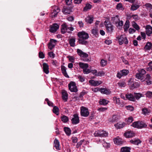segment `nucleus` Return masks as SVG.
I'll use <instances>...</instances> for the list:
<instances>
[{"mask_svg": "<svg viewBox=\"0 0 152 152\" xmlns=\"http://www.w3.org/2000/svg\"><path fill=\"white\" fill-rule=\"evenodd\" d=\"M100 92L102 94L108 95L111 93V91L109 89L106 88H101L100 90Z\"/></svg>", "mask_w": 152, "mask_h": 152, "instance_id": "nucleus-17", "label": "nucleus"}, {"mask_svg": "<svg viewBox=\"0 0 152 152\" xmlns=\"http://www.w3.org/2000/svg\"><path fill=\"white\" fill-rule=\"evenodd\" d=\"M131 126L134 128L141 129L143 128L146 127L147 125L143 121H138L134 122Z\"/></svg>", "mask_w": 152, "mask_h": 152, "instance_id": "nucleus-2", "label": "nucleus"}, {"mask_svg": "<svg viewBox=\"0 0 152 152\" xmlns=\"http://www.w3.org/2000/svg\"><path fill=\"white\" fill-rule=\"evenodd\" d=\"M72 8L71 7L65 6L63 8L62 11L64 14L68 15L69 14L72 12Z\"/></svg>", "mask_w": 152, "mask_h": 152, "instance_id": "nucleus-10", "label": "nucleus"}, {"mask_svg": "<svg viewBox=\"0 0 152 152\" xmlns=\"http://www.w3.org/2000/svg\"><path fill=\"white\" fill-rule=\"evenodd\" d=\"M113 141L115 144L118 145L122 144L123 142L122 139L118 137L114 139Z\"/></svg>", "mask_w": 152, "mask_h": 152, "instance_id": "nucleus-25", "label": "nucleus"}, {"mask_svg": "<svg viewBox=\"0 0 152 152\" xmlns=\"http://www.w3.org/2000/svg\"><path fill=\"white\" fill-rule=\"evenodd\" d=\"M80 114L82 116L87 117L89 115V112L88 108L82 107L80 108Z\"/></svg>", "mask_w": 152, "mask_h": 152, "instance_id": "nucleus-7", "label": "nucleus"}, {"mask_svg": "<svg viewBox=\"0 0 152 152\" xmlns=\"http://www.w3.org/2000/svg\"><path fill=\"white\" fill-rule=\"evenodd\" d=\"M77 78L79 80V81L81 82H83L85 80V77H84L80 75L78 76Z\"/></svg>", "mask_w": 152, "mask_h": 152, "instance_id": "nucleus-50", "label": "nucleus"}, {"mask_svg": "<svg viewBox=\"0 0 152 152\" xmlns=\"http://www.w3.org/2000/svg\"><path fill=\"white\" fill-rule=\"evenodd\" d=\"M129 73V71L127 69H123L120 71H118L116 75V77L120 79L122 77L126 76Z\"/></svg>", "mask_w": 152, "mask_h": 152, "instance_id": "nucleus-6", "label": "nucleus"}, {"mask_svg": "<svg viewBox=\"0 0 152 152\" xmlns=\"http://www.w3.org/2000/svg\"><path fill=\"white\" fill-rule=\"evenodd\" d=\"M125 124V123L124 122L122 123H119L115 124L114 126L117 129H120L124 127Z\"/></svg>", "mask_w": 152, "mask_h": 152, "instance_id": "nucleus-30", "label": "nucleus"}, {"mask_svg": "<svg viewBox=\"0 0 152 152\" xmlns=\"http://www.w3.org/2000/svg\"><path fill=\"white\" fill-rule=\"evenodd\" d=\"M129 27V20H127L126 21L124 26V31L125 32H127Z\"/></svg>", "mask_w": 152, "mask_h": 152, "instance_id": "nucleus-29", "label": "nucleus"}, {"mask_svg": "<svg viewBox=\"0 0 152 152\" xmlns=\"http://www.w3.org/2000/svg\"><path fill=\"white\" fill-rule=\"evenodd\" d=\"M77 52L78 55L81 57L86 58L88 56V54L83 52L80 49H77Z\"/></svg>", "mask_w": 152, "mask_h": 152, "instance_id": "nucleus-12", "label": "nucleus"}, {"mask_svg": "<svg viewBox=\"0 0 152 152\" xmlns=\"http://www.w3.org/2000/svg\"><path fill=\"white\" fill-rule=\"evenodd\" d=\"M107 109V108L106 107H101L99 108L97 110L99 112H103Z\"/></svg>", "mask_w": 152, "mask_h": 152, "instance_id": "nucleus-62", "label": "nucleus"}, {"mask_svg": "<svg viewBox=\"0 0 152 152\" xmlns=\"http://www.w3.org/2000/svg\"><path fill=\"white\" fill-rule=\"evenodd\" d=\"M94 135L95 137H100V130L96 131Z\"/></svg>", "mask_w": 152, "mask_h": 152, "instance_id": "nucleus-57", "label": "nucleus"}, {"mask_svg": "<svg viewBox=\"0 0 152 152\" xmlns=\"http://www.w3.org/2000/svg\"><path fill=\"white\" fill-rule=\"evenodd\" d=\"M98 32V30L96 29H94L92 30V33L94 35H97Z\"/></svg>", "mask_w": 152, "mask_h": 152, "instance_id": "nucleus-60", "label": "nucleus"}, {"mask_svg": "<svg viewBox=\"0 0 152 152\" xmlns=\"http://www.w3.org/2000/svg\"><path fill=\"white\" fill-rule=\"evenodd\" d=\"M69 88L71 91L76 92L77 91L75 83L73 82H71L68 85Z\"/></svg>", "mask_w": 152, "mask_h": 152, "instance_id": "nucleus-9", "label": "nucleus"}, {"mask_svg": "<svg viewBox=\"0 0 152 152\" xmlns=\"http://www.w3.org/2000/svg\"><path fill=\"white\" fill-rule=\"evenodd\" d=\"M85 20L87 23L91 24L93 21V18L91 16L87 17L85 19Z\"/></svg>", "mask_w": 152, "mask_h": 152, "instance_id": "nucleus-38", "label": "nucleus"}, {"mask_svg": "<svg viewBox=\"0 0 152 152\" xmlns=\"http://www.w3.org/2000/svg\"><path fill=\"white\" fill-rule=\"evenodd\" d=\"M61 121L64 123H66L69 121V118L65 115H63L61 117Z\"/></svg>", "mask_w": 152, "mask_h": 152, "instance_id": "nucleus-45", "label": "nucleus"}, {"mask_svg": "<svg viewBox=\"0 0 152 152\" xmlns=\"http://www.w3.org/2000/svg\"><path fill=\"white\" fill-rule=\"evenodd\" d=\"M140 7V6L138 4H133L131 6L130 10L132 11H134L137 10Z\"/></svg>", "mask_w": 152, "mask_h": 152, "instance_id": "nucleus-36", "label": "nucleus"}, {"mask_svg": "<svg viewBox=\"0 0 152 152\" xmlns=\"http://www.w3.org/2000/svg\"><path fill=\"white\" fill-rule=\"evenodd\" d=\"M77 35L79 37L78 42L79 43L86 45L88 43L86 40L89 37L88 34L84 31H80L77 33Z\"/></svg>", "mask_w": 152, "mask_h": 152, "instance_id": "nucleus-1", "label": "nucleus"}, {"mask_svg": "<svg viewBox=\"0 0 152 152\" xmlns=\"http://www.w3.org/2000/svg\"><path fill=\"white\" fill-rule=\"evenodd\" d=\"M151 48V43L148 42L145 45V49L147 50H149Z\"/></svg>", "mask_w": 152, "mask_h": 152, "instance_id": "nucleus-42", "label": "nucleus"}, {"mask_svg": "<svg viewBox=\"0 0 152 152\" xmlns=\"http://www.w3.org/2000/svg\"><path fill=\"white\" fill-rule=\"evenodd\" d=\"M117 84L119 87L122 88L125 86L126 83L123 81H120L117 83Z\"/></svg>", "mask_w": 152, "mask_h": 152, "instance_id": "nucleus-47", "label": "nucleus"}, {"mask_svg": "<svg viewBox=\"0 0 152 152\" xmlns=\"http://www.w3.org/2000/svg\"><path fill=\"white\" fill-rule=\"evenodd\" d=\"M130 148L129 147H123L121 148V152H130Z\"/></svg>", "mask_w": 152, "mask_h": 152, "instance_id": "nucleus-41", "label": "nucleus"}, {"mask_svg": "<svg viewBox=\"0 0 152 152\" xmlns=\"http://www.w3.org/2000/svg\"><path fill=\"white\" fill-rule=\"evenodd\" d=\"M91 7V5L89 4H87L86 6L84 8V10L87 11L88 10L90 9Z\"/></svg>", "mask_w": 152, "mask_h": 152, "instance_id": "nucleus-51", "label": "nucleus"}, {"mask_svg": "<svg viewBox=\"0 0 152 152\" xmlns=\"http://www.w3.org/2000/svg\"><path fill=\"white\" fill-rule=\"evenodd\" d=\"M132 79H130L129 81V85L132 88H135L139 87L140 86L139 84L137 82L132 81Z\"/></svg>", "mask_w": 152, "mask_h": 152, "instance_id": "nucleus-14", "label": "nucleus"}, {"mask_svg": "<svg viewBox=\"0 0 152 152\" xmlns=\"http://www.w3.org/2000/svg\"><path fill=\"white\" fill-rule=\"evenodd\" d=\"M107 132L104 130H100V137H106L108 136Z\"/></svg>", "mask_w": 152, "mask_h": 152, "instance_id": "nucleus-44", "label": "nucleus"}, {"mask_svg": "<svg viewBox=\"0 0 152 152\" xmlns=\"http://www.w3.org/2000/svg\"><path fill=\"white\" fill-rule=\"evenodd\" d=\"M146 32L147 35L150 36L152 34V27L149 25H147L145 28Z\"/></svg>", "mask_w": 152, "mask_h": 152, "instance_id": "nucleus-20", "label": "nucleus"}, {"mask_svg": "<svg viewBox=\"0 0 152 152\" xmlns=\"http://www.w3.org/2000/svg\"><path fill=\"white\" fill-rule=\"evenodd\" d=\"M124 136L127 138H130L133 137L135 135L134 133L132 131H128L124 134Z\"/></svg>", "mask_w": 152, "mask_h": 152, "instance_id": "nucleus-21", "label": "nucleus"}, {"mask_svg": "<svg viewBox=\"0 0 152 152\" xmlns=\"http://www.w3.org/2000/svg\"><path fill=\"white\" fill-rule=\"evenodd\" d=\"M89 83L92 86H97L102 84V82L101 80L95 81L93 80H90Z\"/></svg>", "mask_w": 152, "mask_h": 152, "instance_id": "nucleus-15", "label": "nucleus"}, {"mask_svg": "<svg viewBox=\"0 0 152 152\" xmlns=\"http://www.w3.org/2000/svg\"><path fill=\"white\" fill-rule=\"evenodd\" d=\"M109 102V101H108L105 99H101L99 101V104H100L105 105L107 104Z\"/></svg>", "mask_w": 152, "mask_h": 152, "instance_id": "nucleus-33", "label": "nucleus"}, {"mask_svg": "<svg viewBox=\"0 0 152 152\" xmlns=\"http://www.w3.org/2000/svg\"><path fill=\"white\" fill-rule=\"evenodd\" d=\"M48 54L49 57L52 58H54L55 56V54L52 52H49Z\"/></svg>", "mask_w": 152, "mask_h": 152, "instance_id": "nucleus-61", "label": "nucleus"}, {"mask_svg": "<svg viewBox=\"0 0 152 152\" xmlns=\"http://www.w3.org/2000/svg\"><path fill=\"white\" fill-rule=\"evenodd\" d=\"M119 118V116L117 115H113L112 117L109 119V121L113 122L117 121Z\"/></svg>", "mask_w": 152, "mask_h": 152, "instance_id": "nucleus-27", "label": "nucleus"}, {"mask_svg": "<svg viewBox=\"0 0 152 152\" xmlns=\"http://www.w3.org/2000/svg\"><path fill=\"white\" fill-rule=\"evenodd\" d=\"M117 38L119 41V44L120 45L124 43L127 44L128 43V40L125 35H122L117 37Z\"/></svg>", "mask_w": 152, "mask_h": 152, "instance_id": "nucleus-5", "label": "nucleus"}, {"mask_svg": "<svg viewBox=\"0 0 152 152\" xmlns=\"http://www.w3.org/2000/svg\"><path fill=\"white\" fill-rule=\"evenodd\" d=\"M73 117L71 121L73 124H76L79 122V119L78 114H75L73 115Z\"/></svg>", "mask_w": 152, "mask_h": 152, "instance_id": "nucleus-11", "label": "nucleus"}, {"mask_svg": "<svg viewBox=\"0 0 152 152\" xmlns=\"http://www.w3.org/2000/svg\"><path fill=\"white\" fill-rule=\"evenodd\" d=\"M39 57L41 58H43L45 57V55L42 52H39Z\"/></svg>", "mask_w": 152, "mask_h": 152, "instance_id": "nucleus-63", "label": "nucleus"}, {"mask_svg": "<svg viewBox=\"0 0 152 152\" xmlns=\"http://www.w3.org/2000/svg\"><path fill=\"white\" fill-rule=\"evenodd\" d=\"M104 24L105 27L107 32L111 33L113 32V26L109 20H105L104 22Z\"/></svg>", "mask_w": 152, "mask_h": 152, "instance_id": "nucleus-3", "label": "nucleus"}, {"mask_svg": "<svg viewBox=\"0 0 152 152\" xmlns=\"http://www.w3.org/2000/svg\"><path fill=\"white\" fill-rule=\"evenodd\" d=\"M68 29V27L66 23H64L62 24L61 27V33L64 34L66 33Z\"/></svg>", "mask_w": 152, "mask_h": 152, "instance_id": "nucleus-18", "label": "nucleus"}, {"mask_svg": "<svg viewBox=\"0 0 152 152\" xmlns=\"http://www.w3.org/2000/svg\"><path fill=\"white\" fill-rule=\"evenodd\" d=\"M60 10L59 7H55L54 8L53 12L52 13L51 17H55L56 16L58 13L60 12Z\"/></svg>", "mask_w": 152, "mask_h": 152, "instance_id": "nucleus-23", "label": "nucleus"}, {"mask_svg": "<svg viewBox=\"0 0 152 152\" xmlns=\"http://www.w3.org/2000/svg\"><path fill=\"white\" fill-rule=\"evenodd\" d=\"M111 20L113 23L115 24L117 27L122 26L123 25V21L122 20H120L118 16V15L112 18Z\"/></svg>", "mask_w": 152, "mask_h": 152, "instance_id": "nucleus-4", "label": "nucleus"}, {"mask_svg": "<svg viewBox=\"0 0 152 152\" xmlns=\"http://www.w3.org/2000/svg\"><path fill=\"white\" fill-rule=\"evenodd\" d=\"M134 94L135 99H136L137 100L139 99L141 97L143 96V94L140 93H134Z\"/></svg>", "mask_w": 152, "mask_h": 152, "instance_id": "nucleus-43", "label": "nucleus"}, {"mask_svg": "<svg viewBox=\"0 0 152 152\" xmlns=\"http://www.w3.org/2000/svg\"><path fill=\"white\" fill-rule=\"evenodd\" d=\"M105 73L103 71H101L98 72L97 74L96 75V76H102L105 75Z\"/></svg>", "mask_w": 152, "mask_h": 152, "instance_id": "nucleus-55", "label": "nucleus"}, {"mask_svg": "<svg viewBox=\"0 0 152 152\" xmlns=\"http://www.w3.org/2000/svg\"><path fill=\"white\" fill-rule=\"evenodd\" d=\"M53 112L57 115H58L59 114V109L58 107L56 106H53Z\"/></svg>", "mask_w": 152, "mask_h": 152, "instance_id": "nucleus-39", "label": "nucleus"}, {"mask_svg": "<svg viewBox=\"0 0 152 152\" xmlns=\"http://www.w3.org/2000/svg\"><path fill=\"white\" fill-rule=\"evenodd\" d=\"M78 65L79 67L83 70L85 68H88L89 66L88 64L82 62H79Z\"/></svg>", "mask_w": 152, "mask_h": 152, "instance_id": "nucleus-31", "label": "nucleus"}, {"mask_svg": "<svg viewBox=\"0 0 152 152\" xmlns=\"http://www.w3.org/2000/svg\"><path fill=\"white\" fill-rule=\"evenodd\" d=\"M113 100L116 104L119 105L120 107H123L125 105L124 102L122 101H120L119 98L114 97L113 98Z\"/></svg>", "mask_w": 152, "mask_h": 152, "instance_id": "nucleus-8", "label": "nucleus"}, {"mask_svg": "<svg viewBox=\"0 0 152 152\" xmlns=\"http://www.w3.org/2000/svg\"><path fill=\"white\" fill-rule=\"evenodd\" d=\"M131 143L135 145H138L141 143V141L138 138H134L131 140L130 141Z\"/></svg>", "mask_w": 152, "mask_h": 152, "instance_id": "nucleus-24", "label": "nucleus"}, {"mask_svg": "<svg viewBox=\"0 0 152 152\" xmlns=\"http://www.w3.org/2000/svg\"><path fill=\"white\" fill-rule=\"evenodd\" d=\"M136 77L137 79H140L142 82L145 80V79L143 78V75H142L139 72L136 74Z\"/></svg>", "mask_w": 152, "mask_h": 152, "instance_id": "nucleus-34", "label": "nucleus"}, {"mask_svg": "<svg viewBox=\"0 0 152 152\" xmlns=\"http://www.w3.org/2000/svg\"><path fill=\"white\" fill-rule=\"evenodd\" d=\"M59 28V26L56 23H54L51 26L50 29V31L52 33L56 32Z\"/></svg>", "mask_w": 152, "mask_h": 152, "instance_id": "nucleus-13", "label": "nucleus"}, {"mask_svg": "<svg viewBox=\"0 0 152 152\" xmlns=\"http://www.w3.org/2000/svg\"><path fill=\"white\" fill-rule=\"evenodd\" d=\"M145 6L149 10L150 16L152 15V5L150 3L146 4Z\"/></svg>", "mask_w": 152, "mask_h": 152, "instance_id": "nucleus-32", "label": "nucleus"}, {"mask_svg": "<svg viewBox=\"0 0 152 152\" xmlns=\"http://www.w3.org/2000/svg\"><path fill=\"white\" fill-rule=\"evenodd\" d=\"M91 72L92 73L93 75L95 76H96V75L97 74V71L96 69L91 70Z\"/></svg>", "mask_w": 152, "mask_h": 152, "instance_id": "nucleus-64", "label": "nucleus"}, {"mask_svg": "<svg viewBox=\"0 0 152 152\" xmlns=\"http://www.w3.org/2000/svg\"><path fill=\"white\" fill-rule=\"evenodd\" d=\"M116 8L118 10H124L123 6L121 3H119L117 5Z\"/></svg>", "mask_w": 152, "mask_h": 152, "instance_id": "nucleus-46", "label": "nucleus"}, {"mask_svg": "<svg viewBox=\"0 0 152 152\" xmlns=\"http://www.w3.org/2000/svg\"><path fill=\"white\" fill-rule=\"evenodd\" d=\"M107 64V61L106 60H105L102 59L100 61L101 66L102 67H104Z\"/></svg>", "mask_w": 152, "mask_h": 152, "instance_id": "nucleus-48", "label": "nucleus"}, {"mask_svg": "<svg viewBox=\"0 0 152 152\" xmlns=\"http://www.w3.org/2000/svg\"><path fill=\"white\" fill-rule=\"evenodd\" d=\"M127 109L130 111H132L134 110V108L133 106L131 105H128L126 106Z\"/></svg>", "mask_w": 152, "mask_h": 152, "instance_id": "nucleus-59", "label": "nucleus"}, {"mask_svg": "<svg viewBox=\"0 0 152 152\" xmlns=\"http://www.w3.org/2000/svg\"><path fill=\"white\" fill-rule=\"evenodd\" d=\"M43 71L46 74L49 73V66L48 65L45 63H44L43 64Z\"/></svg>", "mask_w": 152, "mask_h": 152, "instance_id": "nucleus-26", "label": "nucleus"}, {"mask_svg": "<svg viewBox=\"0 0 152 152\" xmlns=\"http://www.w3.org/2000/svg\"><path fill=\"white\" fill-rule=\"evenodd\" d=\"M132 26L134 28L137 30L138 31L140 30V27L137 24L134 22L132 24Z\"/></svg>", "mask_w": 152, "mask_h": 152, "instance_id": "nucleus-52", "label": "nucleus"}, {"mask_svg": "<svg viewBox=\"0 0 152 152\" xmlns=\"http://www.w3.org/2000/svg\"><path fill=\"white\" fill-rule=\"evenodd\" d=\"M125 96L127 99L130 101L134 102L136 100L134 96L131 93H127Z\"/></svg>", "mask_w": 152, "mask_h": 152, "instance_id": "nucleus-16", "label": "nucleus"}, {"mask_svg": "<svg viewBox=\"0 0 152 152\" xmlns=\"http://www.w3.org/2000/svg\"><path fill=\"white\" fill-rule=\"evenodd\" d=\"M59 142L58 140L57 139H55L54 141V146L56 148V149L57 150H60V148H59Z\"/></svg>", "mask_w": 152, "mask_h": 152, "instance_id": "nucleus-28", "label": "nucleus"}, {"mask_svg": "<svg viewBox=\"0 0 152 152\" xmlns=\"http://www.w3.org/2000/svg\"><path fill=\"white\" fill-rule=\"evenodd\" d=\"M56 40L54 39H51L50 42L48 44V48L50 50H52L55 46V43Z\"/></svg>", "mask_w": 152, "mask_h": 152, "instance_id": "nucleus-19", "label": "nucleus"}, {"mask_svg": "<svg viewBox=\"0 0 152 152\" xmlns=\"http://www.w3.org/2000/svg\"><path fill=\"white\" fill-rule=\"evenodd\" d=\"M68 94L66 91L63 90L62 91V97L63 100L65 101H67L68 97Z\"/></svg>", "mask_w": 152, "mask_h": 152, "instance_id": "nucleus-22", "label": "nucleus"}, {"mask_svg": "<svg viewBox=\"0 0 152 152\" xmlns=\"http://www.w3.org/2000/svg\"><path fill=\"white\" fill-rule=\"evenodd\" d=\"M146 97L151 98H152V92L148 91L145 94Z\"/></svg>", "mask_w": 152, "mask_h": 152, "instance_id": "nucleus-49", "label": "nucleus"}, {"mask_svg": "<svg viewBox=\"0 0 152 152\" xmlns=\"http://www.w3.org/2000/svg\"><path fill=\"white\" fill-rule=\"evenodd\" d=\"M75 38H72L70 39L69 41V43L70 45L72 47L75 46Z\"/></svg>", "mask_w": 152, "mask_h": 152, "instance_id": "nucleus-37", "label": "nucleus"}, {"mask_svg": "<svg viewBox=\"0 0 152 152\" xmlns=\"http://www.w3.org/2000/svg\"><path fill=\"white\" fill-rule=\"evenodd\" d=\"M142 113L144 115L148 114L149 112L147 108H144L142 109Z\"/></svg>", "mask_w": 152, "mask_h": 152, "instance_id": "nucleus-53", "label": "nucleus"}, {"mask_svg": "<svg viewBox=\"0 0 152 152\" xmlns=\"http://www.w3.org/2000/svg\"><path fill=\"white\" fill-rule=\"evenodd\" d=\"M61 70L63 74L65 77H69L66 72V67L65 66H62L61 67Z\"/></svg>", "mask_w": 152, "mask_h": 152, "instance_id": "nucleus-35", "label": "nucleus"}, {"mask_svg": "<svg viewBox=\"0 0 152 152\" xmlns=\"http://www.w3.org/2000/svg\"><path fill=\"white\" fill-rule=\"evenodd\" d=\"M45 100L47 102V104L49 106L53 107V103L50 101L48 98L46 99Z\"/></svg>", "mask_w": 152, "mask_h": 152, "instance_id": "nucleus-58", "label": "nucleus"}, {"mask_svg": "<svg viewBox=\"0 0 152 152\" xmlns=\"http://www.w3.org/2000/svg\"><path fill=\"white\" fill-rule=\"evenodd\" d=\"M138 72L142 75H144L146 73V71L143 69H141L138 70Z\"/></svg>", "mask_w": 152, "mask_h": 152, "instance_id": "nucleus-54", "label": "nucleus"}, {"mask_svg": "<svg viewBox=\"0 0 152 152\" xmlns=\"http://www.w3.org/2000/svg\"><path fill=\"white\" fill-rule=\"evenodd\" d=\"M91 70L88 69V68H86L83 69V71L84 74H87L91 72Z\"/></svg>", "mask_w": 152, "mask_h": 152, "instance_id": "nucleus-56", "label": "nucleus"}, {"mask_svg": "<svg viewBox=\"0 0 152 152\" xmlns=\"http://www.w3.org/2000/svg\"><path fill=\"white\" fill-rule=\"evenodd\" d=\"M64 131L67 135L69 136L71 134V130L69 127H64Z\"/></svg>", "mask_w": 152, "mask_h": 152, "instance_id": "nucleus-40", "label": "nucleus"}]
</instances>
